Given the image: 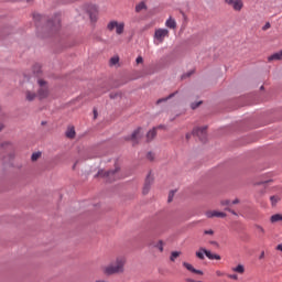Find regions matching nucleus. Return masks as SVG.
Instances as JSON below:
<instances>
[{"mask_svg": "<svg viewBox=\"0 0 282 282\" xmlns=\"http://www.w3.org/2000/svg\"><path fill=\"white\" fill-rule=\"evenodd\" d=\"M127 263V258L119 256L113 262L102 268L104 274L106 276H111L112 274H122L124 272V264Z\"/></svg>", "mask_w": 282, "mask_h": 282, "instance_id": "1", "label": "nucleus"}, {"mask_svg": "<svg viewBox=\"0 0 282 282\" xmlns=\"http://www.w3.org/2000/svg\"><path fill=\"white\" fill-rule=\"evenodd\" d=\"M173 96H175V93L171 94L170 96H167L166 98H161L156 101L158 105H160V102H166V100H171V98H173Z\"/></svg>", "mask_w": 282, "mask_h": 282, "instance_id": "24", "label": "nucleus"}, {"mask_svg": "<svg viewBox=\"0 0 282 282\" xmlns=\"http://www.w3.org/2000/svg\"><path fill=\"white\" fill-rule=\"evenodd\" d=\"M25 98H26V100H29V102H32V100H34L36 98V93L26 90Z\"/></svg>", "mask_w": 282, "mask_h": 282, "instance_id": "19", "label": "nucleus"}, {"mask_svg": "<svg viewBox=\"0 0 282 282\" xmlns=\"http://www.w3.org/2000/svg\"><path fill=\"white\" fill-rule=\"evenodd\" d=\"M207 259H209L210 261L216 260V261H220L221 260V256L217 254V253H212L210 250L207 251Z\"/></svg>", "mask_w": 282, "mask_h": 282, "instance_id": "16", "label": "nucleus"}, {"mask_svg": "<svg viewBox=\"0 0 282 282\" xmlns=\"http://www.w3.org/2000/svg\"><path fill=\"white\" fill-rule=\"evenodd\" d=\"M135 63L140 65V63H144V58H142V56H138Z\"/></svg>", "mask_w": 282, "mask_h": 282, "instance_id": "36", "label": "nucleus"}, {"mask_svg": "<svg viewBox=\"0 0 282 282\" xmlns=\"http://www.w3.org/2000/svg\"><path fill=\"white\" fill-rule=\"evenodd\" d=\"M37 84L40 86L37 97L40 98V100H43L44 98H47V96H50V88H47V82L43 79H39Z\"/></svg>", "mask_w": 282, "mask_h": 282, "instance_id": "4", "label": "nucleus"}, {"mask_svg": "<svg viewBox=\"0 0 282 282\" xmlns=\"http://www.w3.org/2000/svg\"><path fill=\"white\" fill-rule=\"evenodd\" d=\"M257 232H260V235H265V229L261 225H256Z\"/></svg>", "mask_w": 282, "mask_h": 282, "instance_id": "28", "label": "nucleus"}, {"mask_svg": "<svg viewBox=\"0 0 282 282\" xmlns=\"http://www.w3.org/2000/svg\"><path fill=\"white\" fill-rule=\"evenodd\" d=\"M86 11L88 12L90 17V21L95 22L98 19V7L96 4H88L86 7Z\"/></svg>", "mask_w": 282, "mask_h": 282, "instance_id": "7", "label": "nucleus"}, {"mask_svg": "<svg viewBox=\"0 0 282 282\" xmlns=\"http://www.w3.org/2000/svg\"><path fill=\"white\" fill-rule=\"evenodd\" d=\"M268 61H282V51L269 56Z\"/></svg>", "mask_w": 282, "mask_h": 282, "instance_id": "17", "label": "nucleus"}, {"mask_svg": "<svg viewBox=\"0 0 282 282\" xmlns=\"http://www.w3.org/2000/svg\"><path fill=\"white\" fill-rule=\"evenodd\" d=\"M158 134V132L155 131V128H153L152 130H150L147 134L148 141L153 140V138H155V135Z\"/></svg>", "mask_w": 282, "mask_h": 282, "instance_id": "22", "label": "nucleus"}, {"mask_svg": "<svg viewBox=\"0 0 282 282\" xmlns=\"http://www.w3.org/2000/svg\"><path fill=\"white\" fill-rule=\"evenodd\" d=\"M180 254H181L180 251H173L171 253L170 261H175L177 259V257H180Z\"/></svg>", "mask_w": 282, "mask_h": 282, "instance_id": "25", "label": "nucleus"}, {"mask_svg": "<svg viewBox=\"0 0 282 282\" xmlns=\"http://www.w3.org/2000/svg\"><path fill=\"white\" fill-rule=\"evenodd\" d=\"M228 279H232L234 281H237V279H239V276L237 274H229Z\"/></svg>", "mask_w": 282, "mask_h": 282, "instance_id": "40", "label": "nucleus"}, {"mask_svg": "<svg viewBox=\"0 0 282 282\" xmlns=\"http://www.w3.org/2000/svg\"><path fill=\"white\" fill-rule=\"evenodd\" d=\"M107 30H109V32H113L116 30V34H123L124 22H118L116 20H112L107 24Z\"/></svg>", "mask_w": 282, "mask_h": 282, "instance_id": "3", "label": "nucleus"}, {"mask_svg": "<svg viewBox=\"0 0 282 282\" xmlns=\"http://www.w3.org/2000/svg\"><path fill=\"white\" fill-rule=\"evenodd\" d=\"M165 28H169L170 30H175V28H177V22L175 21V19H173L172 17H170V18L165 21Z\"/></svg>", "mask_w": 282, "mask_h": 282, "instance_id": "13", "label": "nucleus"}, {"mask_svg": "<svg viewBox=\"0 0 282 282\" xmlns=\"http://www.w3.org/2000/svg\"><path fill=\"white\" fill-rule=\"evenodd\" d=\"M94 118H98V111L94 110Z\"/></svg>", "mask_w": 282, "mask_h": 282, "instance_id": "46", "label": "nucleus"}, {"mask_svg": "<svg viewBox=\"0 0 282 282\" xmlns=\"http://www.w3.org/2000/svg\"><path fill=\"white\" fill-rule=\"evenodd\" d=\"M260 89H263V86H261V88Z\"/></svg>", "mask_w": 282, "mask_h": 282, "instance_id": "53", "label": "nucleus"}, {"mask_svg": "<svg viewBox=\"0 0 282 282\" xmlns=\"http://www.w3.org/2000/svg\"><path fill=\"white\" fill-rule=\"evenodd\" d=\"M183 268H186V270H188L189 272H193L194 274H200V275L204 274V271L193 268V264L188 262H183Z\"/></svg>", "mask_w": 282, "mask_h": 282, "instance_id": "11", "label": "nucleus"}, {"mask_svg": "<svg viewBox=\"0 0 282 282\" xmlns=\"http://www.w3.org/2000/svg\"><path fill=\"white\" fill-rule=\"evenodd\" d=\"M142 10H147V4L144 2H140L135 6V12H142Z\"/></svg>", "mask_w": 282, "mask_h": 282, "instance_id": "23", "label": "nucleus"}, {"mask_svg": "<svg viewBox=\"0 0 282 282\" xmlns=\"http://www.w3.org/2000/svg\"><path fill=\"white\" fill-rule=\"evenodd\" d=\"M138 138H140V128L132 132L129 140H131L132 142H137Z\"/></svg>", "mask_w": 282, "mask_h": 282, "instance_id": "20", "label": "nucleus"}, {"mask_svg": "<svg viewBox=\"0 0 282 282\" xmlns=\"http://www.w3.org/2000/svg\"><path fill=\"white\" fill-rule=\"evenodd\" d=\"M120 63V57L113 56L110 58V65H118Z\"/></svg>", "mask_w": 282, "mask_h": 282, "instance_id": "26", "label": "nucleus"}, {"mask_svg": "<svg viewBox=\"0 0 282 282\" xmlns=\"http://www.w3.org/2000/svg\"><path fill=\"white\" fill-rule=\"evenodd\" d=\"M33 72H34V74H39V72H41V65L36 64V65L33 67Z\"/></svg>", "mask_w": 282, "mask_h": 282, "instance_id": "29", "label": "nucleus"}, {"mask_svg": "<svg viewBox=\"0 0 282 282\" xmlns=\"http://www.w3.org/2000/svg\"><path fill=\"white\" fill-rule=\"evenodd\" d=\"M158 248H159L160 252H164V245L162 243V241H159Z\"/></svg>", "mask_w": 282, "mask_h": 282, "instance_id": "31", "label": "nucleus"}, {"mask_svg": "<svg viewBox=\"0 0 282 282\" xmlns=\"http://www.w3.org/2000/svg\"><path fill=\"white\" fill-rule=\"evenodd\" d=\"M34 0H26V3H33Z\"/></svg>", "mask_w": 282, "mask_h": 282, "instance_id": "51", "label": "nucleus"}, {"mask_svg": "<svg viewBox=\"0 0 282 282\" xmlns=\"http://www.w3.org/2000/svg\"><path fill=\"white\" fill-rule=\"evenodd\" d=\"M0 131H3V124L0 123Z\"/></svg>", "mask_w": 282, "mask_h": 282, "instance_id": "49", "label": "nucleus"}, {"mask_svg": "<svg viewBox=\"0 0 282 282\" xmlns=\"http://www.w3.org/2000/svg\"><path fill=\"white\" fill-rule=\"evenodd\" d=\"M204 235H210V236H213V235H215V230H213V229H206V230L204 231Z\"/></svg>", "mask_w": 282, "mask_h": 282, "instance_id": "30", "label": "nucleus"}, {"mask_svg": "<svg viewBox=\"0 0 282 282\" xmlns=\"http://www.w3.org/2000/svg\"><path fill=\"white\" fill-rule=\"evenodd\" d=\"M271 206H276L281 202V195L275 194L273 196H270Z\"/></svg>", "mask_w": 282, "mask_h": 282, "instance_id": "14", "label": "nucleus"}, {"mask_svg": "<svg viewBox=\"0 0 282 282\" xmlns=\"http://www.w3.org/2000/svg\"><path fill=\"white\" fill-rule=\"evenodd\" d=\"M33 19H34V21H41V19H43V15H41V14H33Z\"/></svg>", "mask_w": 282, "mask_h": 282, "instance_id": "32", "label": "nucleus"}, {"mask_svg": "<svg viewBox=\"0 0 282 282\" xmlns=\"http://www.w3.org/2000/svg\"><path fill=\"white\" fill-rule=\"evenodd\" d=\"M76 135V130L74 129V127L72 128H68L67 131H66V138H75Z\"/></svg>", "mask_w": 282, "mask_h": 282, "instance_id": "21", "label": "nucleus"}, {"mask_svg": "<svg viewBox=\"0 0 282 282\" xmlns=\"http://www.w3.org/2000/svg\"><path fill=\"white\" fill-rule=\"evenodd\" d=\"M269 28H270V22H267V23L264 24V26L262 28V30H269Z\"/></svg>", "mask_w": 282, "mask_h": 282, "instance_id": "41", "label": "nucleus"}, {"mask_svg": "<svg viewBox=\"0 0 282 282\" xmlns=\"http://www.w3.org/2000/svg\"><path fill=\"white\" fill-rule=\"evenodd\" d=\"M232 272H236L237 274H243L246 272V267L243 264H238L234 267Z\"/></svg>", "mask_w": 282, "mask_h": 282, "instance_id": "15", "label": "nucleus"}, {"mask_svg": "<svg viewBox=\"0 0 282 282\" xmlns=\"http://www.w3.org/2000/svg\"><path fill=\"white\" fill-rule=\"evenodd\" d=\"M205 216L207 217V219H213V217H218L220 219L226 218V213L223 212H217V210H208L205 213Z\"/></svg>", "mask_w": 282, "mask_h": 282, "instance_id": "9", "label": "nucleus"}, {"mask_svg": "<svg viewBox=\"0 0 282 282\" xmlns=\"http://www.w3.org/2000/svg\"><path fill=\"white\" fill-rule=\"evenodd\" d=\"M196 257L197 259H200L202 261H204V259L206 257H208V249L206 248H199L197 251H196Z\"/></svg>", "mask_w": 282, "mask_h": 282, "instance_id": "12", "label": "nucleus"}, {"mask_svg": "<svg viewBox=\"0 0 282 282\" xmlns=\"http://www.w3.org/2000/svg\"><path fill=\"white\" fill-rule=\"evenodd\" d=\"M224 274H225V273H224V272H221V271H219V270H218V271H216V275H218V276H224Z\"/></svg>", "mask_w": 282, "mask_h": 282, "instance_id": "42", "label": "nucleus"}, {"mask_svg": "<svg viewBox=\"0 0 282 282\" xmlns=\"http://www.w3.org/2000/svg\"><path fill=\"white\" fill-rule=\"evenodd\" d=\"M96 282H109L107 280H97Z\"/></svg>", "mask_w": 282, "mask_h": 282, "instance_id": "47", "label": "nucleus"}, {"mask_svg": "<svg viewBox=\"0 0 282 282\" xmlns=\"http://www.w3.org/2000/svg\"><path fill=\"white\" fill-rule=\"evenodd\" d=\"M98 175L106 177L107 182H115L119 177V169L116 167L113 171H108L102 174V172H98Z\"/></svg>", "mask_w": 282, "mask_h": 282, "instance_id": "5", "label": "nucleus"}, {"mask_svg": "<svg viewBox=\"0 0 282 282\" xmlns=\"http://www.w3.org/2000/svg\"><path fill=\"white\" fill-rule=\"evenodd\" d=\"M225 2L228 6H231V8L234 10H236V12H241V10L243 9V1L242 0H225Z\"/></svg>", "mask_w": 282, "mask_h": 282, "instance_id": "8", "label": "nucleus"}, {"mask_svg": "<svg viewBox=\"0 0 282 282\" xmlns=\"http://www.w3.org/2000/svg\"><path fill=\"white\" fill-rule=\"evenodd\" d=\"M191 138V133H187L186 134V139L188 140Z\"/></svg>", "mask_w": 282, "mask_h": 282, "instance_id": "52", "label": "nucleus"}, {"mask_svg": "<svg viewBox=\"0 0 282 282\" xmlns=\"http://www.w3.org/2000/svg\"><path fill=\"white\" fill-rule=\"evenodd\" d=\"M173 195H175V192H171L170 194H169V198H167V202H173Z\"/></svg>", "mask_w": 282, "mask_h": 282, "instance_id": "39", "label": "nucleus"}, {"mask_svg": "<svg viewBox=\"0 0 282 282\" xmlns=\"http://www.w3.org/2000/svg\"><path fill=\"white\" fill-rule=\"evenodd\" d=\"M147 158H148V160L153 161L154 158H155V155H154L152 152H149V153L147 154Z\"/></svg>", "mask_w": 282, "mask_h": 282, "instance_id": "33", "label": "nucleus"}, {"mask_svg": "<svg viewBox=\"0 0 282 282\" xmlns=\"http://www.w3.org/2000/svg\"><path fill=\"white\" fill-rule=\"evenodd\" d=\"M170 32L169 29H155L154 35H153V41L154 45H162L164 43V39H169Z\"/></svg>", "mask_w": 282, "mask_h": 282, "instance_id": "2", "label": "nucleus"}, {"mask_svg": "<svg viewBox=\"0 0 282 282\" xmlns=\"http://www.w3.org/2000/svg\"><path fill=\"white\" fill-rule=\"evenodd\" d=\"M264 257H265V252L262 251L261 254H260V257H259V259H263Z\"/></svg>", "mask_w": 282, "mask_h": 282, "instance_id": "44", "label": "nucleus"}, {"mask_svg": "<svg viewBox=\"0 0 282 282\" xmlns=\"http://www.w3.org/2000/svg\"><path fill=\"white\" fill-rule=\"evenodd\" d=\"M276 250H279L280 252H282V242L276 246Z\"/></svg>", "mask_w": 282, "mask_h": 282, "instance_id": "43", "label": "nucleus"}, {"mask_svg": "<svg viewBox=\"0 0 282 282\" xmlns=\"http://www.w3.org/2000/svg\"><path fill=\"white\" fill-rule=\"evenodd\" d=\"M270 221L271 224H279V221H282V214L272 215Z\"/></svg>", "mask_w": 282, "mask_h": 282, "instance_id": "18", "label": "nucleus"}, {"mask_svg": "<svg viewBox=\"0 0 282 282\" xmlns=\"http://www.w3.org/2000/svg\"><path fill=\"white\" fill-rule=\"evenodd\" d=\"M220 205H221V206H230V200H229V199L221 200V202H220Z\"/></svg>", "mask_w": 282, "mask_h": 282, "instance_id": "34", "label": "nucleus"}, {"mask_svg": "<svg viewBox=\"0 0 282 282\" xmlns=\"http://www.w3.org/2000/svg\"><path fill=\"white\" fill-rule=\"evenodd\" d=\"M54 25H55L56 28H59V26H61V19H59V18H55Z\"/></svg>", "mask_w": 282, "mask_h": 282, "instance_id": "35", "label": "nucleus"}, {"mask_svg": "<svg viewBox=\"0 0 282 282\" xmlns=\"http://www.w3.org/2000/svg\"><path fill=\"white\" fill-rule=\"evenodd\" d=\"M207 129L208 127L206 126L202 128H195L192 132V135H196L197 138H199L200 142H206Z\"/></svg>", "mask_w": 282, "mask_h": 282, "instance_id": "6", "label": "nucleus"}, {"mask_svg": "<svg viewBox=\"0 0 282 282\" xmlns=\"http://www.w3.org/2000/svg\"><path fill=\"white\" fill-rule=\"evenodd\" d=\"M231 204H239V198L234 199Z\"/></svg>", "mask_w": 282, "mask_h": 282, "instance_id": "45", "label": "nucleus"}, {"mask_svg": "<svg viewBox=\"0 0 282 282\" xmlns=\"http://www.w3.org/2000/svg\"><path fill=\"white\" fill-rule=\"evenodd\" d=\"M225 210H227L228 213H231V215H235L237 217V213L232 210L230 207H226Z\"/></svg>", "mask_w": 282, "mask_h": 282, "instance_id": "37", "label": "nucleus"}, {"mask_svg": "<svg viewBox=\"0 0 282 282\" xmlns=\"http://www.w3.org/2000/svg\"><path fill=\"white\" fill-rule=\"evenodd\" d=\"M187 282H196V281L193 279H187Z\"/></svg>", "mask_w": 282, "mask_h": 282, "instance_id": "50", "label": "nucleus"}, {"mask_svg": "<svg viewBox=\"0 0 282 282\" xmlns=\"http://www.w3.org/2000/svg\"><path fill=\"white\" fill-rule=\"evenodd\" d=\"M153 184V175L148 174L145 178V183L143 186V195H148V193L151 191V185Z\"/></svg>", "mask_w": 282, "mask_h": 282, "instance_id": "10", "label": "nucleus"}, {"mask_svg": "<svg viewBox=\"0 0 282 282\" xmlns=\"http://www.w3.org/2000/svg\"><path fill=\"white\" fill-rule=\"evenodd\" d=\"M118 95L110 94V98H116Z\"/></svg>", "mask_w": 282, "mask_h": 282, "instance_id": "48", "label": "nucleus"}, {"mask_svg": "<svg viewBox=\"0 0 282 282\" xmlns=\"http://www.w3.org/2000/svg\"><path fill=\"white\" fill-rule=\"evenodd\" d=\"M39 158H41V152H34V153L31 155L32 162H36V160H39Z\"/></svg>", "mask_w": 282, "mask_h": 282, "instance_id": "27", "label": "nucleus"}, {"mask_svg": "<svg viewBox=\"0 0 282 282\" xmlns=\"http://www.w3.org/2000/svg\"><path fill=\"white\" fill-rule=\"evenodd\" d=\"M200 105H202V101L192 104L191 107H192V109H197V107H199Z\"/></svg>", "mask_w": 282, "mask_h": 282, "instance_id": "38", "label": "nucleus"}]
</instances>
